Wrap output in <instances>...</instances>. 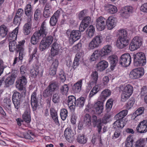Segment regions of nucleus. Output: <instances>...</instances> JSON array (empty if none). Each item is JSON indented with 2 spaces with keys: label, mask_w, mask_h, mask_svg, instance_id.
Listing matches in <instances>:
<instances>
[{
  "label": "nucleus",
  "mask_w": 147,
  "mask_h": 147,
  "mask_svg": "<svg viewBox=\"0 0 147 147\" xmlns=\"http://www.w3.org/2000/svg\"><path fill=\"white\" fill-rule=\"evenodd\" d=\"M146 143V141L145 139H140L136 141L135 147H144Z\"/></svg>",
  "instance_id": "42"
},
{
  "label": "nucleus",
  "mask_w": 147,
  "mask_h": 147,
  "mask_svg": "<svg viewBox=\"0 0 147 147\" xmlns=\"http://www.w3.org/2000/svg\"><path fill=\"white\" fill-rule=\"evenodd\" d=\"M112 47L110 45H106L105 46L99 51L101 55V57L107 55L112 51Z\"/></svg>",
  "instance_id": "21"
},
{
  "label": "nucleus",
  "mask_w": 147,
  "mask_h": 147,
  "mask_svg": "<svg viewBox=\"0 0 147 147\" xmlns=\"http://www.w3.org/2000/svg\"><path fill=\"white\" fill-rule=\"evenodd\" d=\"M113 100L112 98L109 99L106 102V109L108 112L110 111L112 108Z\"/></svg>",
  "instance_id": "45"
},
{
  "label": "nucleus",
  "mask_w": 147,
  "mask_h": 147,
  "mask_svg": "<svg viewBox=\"0 0 147 147\" xmlns=\"http://www.w3.org/2000/svg\"><path fill=\"white\" fill-rule=\"evenodd\" d=\"M111 91L108 89H106L102 92L99 97V100L104 102L111 94Z\"/></svg>",
  "instance_id": "25"
},
{
  "label": "nucleus",
  "mask_w": 147,
  "mask_h": 147,
  "mask_svg": "<svg viewBox=\"0 0 147 147\" xmlns=\"http://www.w3.org/2000/svg\"><path fill=\"white\" fill-rule=\"evenodd\" d=\"M58 18L55 16V15H53L51 17L50 20V23L51 25L55 26L57 24V21Z\"/></svg>",
  "instance_id": "54"
},
{
  "label": "nucleus",
  "mask_w": 147,
  "mask_h": 147,
  "mask_svg": "<svg viewBox=\"0 0 147 147\" xmlns=\"http://www.w3.org/2000/svg\"><path fill=\"white\" fill-rule=\"evenodd\" d=\"M56 41L57 40L56 39L54 40V42L52 45L51 48L59 51V50L61 48V46L59 44H58L56 42Z\"/></svg>",
  "instance_id": "61"
},
{
  "label": "nucleus",
  "mask_w": 147,
  "mask_h": 147,
  "mask_svg": "<svg viewBox=\"0 0 147 147\" xmlns=\"http://www.w3.org/2000/svg\"><path fill=\"white\" fill-rule=\"evenodd\" d=\"M12 100L15 108L18 110L20 107V100L14 99Z\"/></svg>",
  "instance_id": "60"
},
{
  "label": "nucleus",
  "mask_w": 147,
  "mask_h": 147,
  "mask_svg": "<svg viewBox=\"0 0 147 147\" xmlns=\"http://www.w3.org/2000/svg\"><path fill=\"white\" fill-rule=\"evenodd\" d=\"M105 10L107 12L111 14H114L117 11V7L112 4L108 3L105 5L104 6Z\"/></svg>",
  "instance_id": "23"
},
{
  "label": "nucleus",
  "mask_w": 147,
  "mask_h": 147,
  "mask_svg": "<svg viewBox=\"0 0 147 147\" xmlns=\"http://www.w3.org/2000/svg\"><path fill=\"white\" fill-rule=\"evenodd\" d=\"M121 101H125L131 95L133 91V87L130 84H128L123 87L121 90Z\"/></svg>",
  "instance_id": "4"
},
{
  "label": "nucleus",
  "mask_w": 147,
  "mask_h": 147,
  "mask_svg": "<svg viewBox=\"0 0 147 147\" xmlns=\"http://www.w3.org/2000/svg\"><path fill=\"white\" fill-rule=\"evenodd\" d=\"M25 42V41H24L22 42V43L21 44V46L20 48L17 51V52H19V58L20 60H22L23 57L24 55L23 47Z\"/></svg>",
  "instance_id": "38"
},
{
  "label": "nucleus",
  "mask_w": 147,
  "mask_h": 147,
  "mask_svg": "<svg viewBox=\"0 0 147 147\" xmlns=\"http://www.w3.org/2000/svg\"><path fill=\"white\" fill-rule=\"evenodd\" d=\"M128 43V41L127 39L119 37L117 42L116 45L118 48L122 49L127 45Z\"/></svg>",
  "instance_id": "18"
},
{
  "label": "nucleus",
  "mask_w": 147,
  "mask_h": 147,
  "mask_svg": "<svg viewBox=\"0 0 147 147\" xmlns=\"http://www.w3.org/2000/svg\"><path fill=\"white\" fill-rule=\"evenodd\" d=\"M30 76L33 78H35L38 74L39 71L38 69L32 68L30 69Z\"/></svg>",
  "instance_id": "53"
},
{
  "label": "nucleus",
  "mask_w": 147,
  "mask_h": 147,
  "mask_svg": "<svg viewBox=\"0 0 147 147\" xmlns=\"http://www.w3.org/2000/svg\"><path fill=\"white\" fill-rule=\"evenodd\" d=\"M52 13V9L51 5L47 3L44 8L43 15L44 17L48 18L50 17Z\"/></svg>",
  "instance_id": "26"
},
{
  "label": "nucleus",
  "mask_w": 147,
  "mask_h": 147,
  "mask_svg": "<svg viewBox=\"0 0 147 147\" xmlns=\"http://www.w3.org/2000/svg\"><path fill=\"white\" fill-rule=\"evenodd\" d=\"M69 87L67 84L62 86L61 88V92L63 94L66 95L68 92Z\"/></svg>",
  "instance_id": "51"
},
{
  "label": "nucleus",
  "mask_w": 147,
  "mask_h": 147,
  "mask_svg": "<svg viewBox=\"0 0 147 147\" xmlns=\"http://www.w3.org/2000/svg\"><path fill=\"white\" fill-rule=\"evenodd\" d=\"M144 74V70L142 67L138 68L132 70L129 74L130 78L136 79L141 78Z\"/></svg>",
  "instance_id": "7"
},
{
  "label": "nucleus",
  "mask_w": 147,
  "mask_h": 147,
  "mask_svg": "<svg viewBox=\"0 0 147 147\" xmlns=\"http://www.w3.org/2000/svg\"><path fill=\"white\" fill-rule=\"evenodd\" d=\"M27 23L25 24L24 26V33L25 35H28L30 33L31 26H32V21L27 20Z\"/></svg>",
  "instance_id": "32"
},
{
  "label": "nucleus",
  "mask_w": 147,
  "mask_h": 147,
  "mask_svg": "<svg viewBox=\"0 0 147 147\" xmlns=\"http://www.w3.org/2000/svg\"><path fill=\"white\" fill-rule=\"evenodd\" d=\"M101 86H99V85H97L95 86L92 90H91L89 94V96L90 98L93 97L95 94H96L99 91L100 88L101 87Z\"/></svg>",
  "instance_id": "40"
},
{
  "label": "nucleus",
  "mask_w": 147,
  "mask_h": 147,
  "mask_svg": "<svg viewBox=\"0 0 147 147\" xmlns=\"http://www.w3.org/2000/svg\"><path fill=\"white\" fill-rule=\"evenodd\" d=\"M76 140L80 144H84L87 142V138L85 137L84 134H80L78 135Z\"/></svg>",
  "instance_id": "43"
},
{
  "label": "nucleus",
  "mask_w": 147,
  "mask_h": 147,
  "mask_svg": "<svg viewBox=\"0 0 147 147\" xmlns=\"http://www.w3.org/2000/svg\"><path fill=\"white\" fill-rule=\"evenodd\" d=\"M22 97L21 94L18 92H15L13 95L12 100L17 99L20 100Z\"/></svg>",
  "instance_id": "57"
},
{
  "label": "nucleus",
  "mask_w": 147,
  "mask_h": 147,
  "mask_svg": "<svg viewBox=\"0 0 147 147\" xmlns=\"http://www.w3.org/2000/svg\"><path fill=\"white\" fill-rule=\"evenodd\" d=\"M14 79L12 76L7 77L5 81V84L7 86H9L13 84L14 83Z\"/></svg>",
  "instance_id": "50"
},
{
  "label": "nucleus",
  "mask_w": 147,
  "mask_h": 147,
  "mask_svg": "<svg viewBox=\"0 0 147 147\" xmlns=\"http://www.w3.org/2000/svg\"><path fill=\"white\" fill-rule=\"evenodd\" d=\"M133 140L132 136L130 135L127 139L125 142V146L126 147H132Z\"/></svg>",
  "instance_id": "44"
},
{
  "label": "nucleus",
  "mask_w": 147,
  "mask_h": 147,
  "mask_svg": "<svg viewBox=\"0 0 147 147\" xmlns=\"http://www.w3.org/2000/svg\"><path fill=\"white\" fill-rule=\"evenodd\" d=\"M59 78L62 82H64L66 80V76L63 71L61 70L59 74Z\"/></svg>",
  "instance_id": "64"
},
{
  "label": "nucleus",
  "mask_w": 147,
  "mask_h": 147,
  "mask_svg": "<svg viewBox=\"0 0 147 147\" xmlns=\"http://www.w3.org/2000/svg\"><path fill=\"white\" fill-rule=\"evenodd\" d=\"M131 61V57L129 53L122 55L119 60L120 64L124 67H126L129 65Z\"/></svg>",
  "instance_id": "8"
},
{
  "label": "nucleus",
  "mask_w": 147,
  "mask_h": 147,
  "mask_svg": "<svg viewBox=\"0 0 147 147\" xmlns=\"http://www.w3.org/2000/svg\"><path fill=\"white\" fill-rule=\"evenodd\" d=\"M100 36H97L95 37L89 43L88 48L89 49H93L98 47L101 43L102 39Z\"/></svg>",
  "instance_id": "9"
},
{
  "label": "nucleus",
  "mask_w": 147,
  "mask_h": 147,
  "mask_svg": "<svg viewBox=\"0 0 147 147\" xmlns=\"http://www.w3.org/2000/svg\"><path fill=\"white\" fill-rule=\"evenodd\" d=\"M97 138H98L99 139L101 138L100 132L99 133L98 132V133H94L93 134L91 141L93 144H94L95 143Z\"/></svg>",
  "instance_id": "55"
},
{
  "label": "nucleus",
  "mask_w": 147,
  "mask_h": 147,
  "mask_svg": "<svg viewBox=\"0 0 147 147\" xmlns=\"http://www.w3.org/2000/svg\"><path fill=\"white\" fill-rule=\"evenodd\" d=\"M106 20L102 16L98 17L96 20V26L97 29L100 31L104 30L105 28Z\"/></svg>",
  "instance_id": "12"
},
{
  "label": "nucleus",
  "mask_w": 147,
  "mask_h": 147,
  "mask_svg": "<svg viewBox=\"0 0 147 147\" xmlns=\"http://www.w3.org/2000/svg\"><path fill=\"white\" fill-rule=\"evenodd\" d=\"M29 51L30 52H32V55L30 56L29 61L30 62L32 61L34 58L35 59L36 58V53L37 51V48L36 46L33 45L31 47L29 48Z\"/></svg>",
  "instance_id": "34"
},
{
  "label": "nucleus",
  "mask_w": 147,
  "mask_h": 147,
  "mask_svg": "<svg viewBox=\"0 0 147 147\" xmlns=\"http://www.w3.org/2000/svg\"><path fill=\"white\" fill-rule=\"evenodd\" d=\"M84 121L85 123L89 126L91 124V123H93L94 127L96 126L98 128V131L99 133L101 132L102 126L101 119H97V117L93 115L92 118L88 114H86L84 117Z\"/></svg>",
  "instance_id": "1"
},
{
  "label": "nucleus",
  "mask_w": 147,
  "mask_h": 147,
  "mask_svg": "<svg viewBox=\"0 0 147 147\" xmlns=\"http://www.w3.org/2000/svg\"><path fill=\"white\" fill-rule=\"evenodd\" d=\"M144 107H140L135 112L134 114V115H136V116L134 115L136 117L144 113Z\"/></svg>",
  "instance_id": "59"
},
{
  "label": "nucleus",
  "mask_w": 147,
  "mask_h": 147,
  "mask_svg": "<svg viewBox=\"0 0 147 147\" xmlns=\"http://www.w3.org/2000/svg\"><path fill=\"white\" fill-rule=\"evenodd\" d=\"M95 31V28L92 25H90L87 30V33L90 37H92Z\"/></svg>",
  "instance_id": "47"
},
{
  "label": "nucleus",
  "mask_w": 147,
  "mask_h": 147,
  "mask_svg": "<svg viewBox=\"0 0 147 147\" xmlns=\"http://www.w3.org/2000/svg\"><path fill=\"white\" fill-rule=\"evenodd\" d=\"M81 36V33L79 30H73L70 33L69 40L70 43L73 44L74 42L79 40Z\"/></svg>",
  "instance_id": "11"
},
{
  "label": "nucleus",
  "mask_w": 147,
  "mask_h": 147,
  "mask_svg": "<svg viewBox=\"0 0 147 147\" xmlns=\"http://www.w3.org/2000/svg\"><path fill=\"white\" fill-rule=\"evenodd\" d=\"M86 100L85 98L83 97H81L78 98L76 101V106L80 107L84 106Z\"/></svg>",
  "instance_id": "39"
},
{
  "label": "nucleus",
  "mask_w": 147,
  "mask_h": 147,
  "mask_svg": "<svg viewBox=\"0 0 147 147\" xmlns=\"http://www.w3.org/2000/svg\"><path fill=\"white\" fill-rule=\"evenodd\" d=\"M21 74L22 76L20 77L16 82V87L20 91H22L25 89L24 86L27 83L25 74L26 71V67L22 66L20 68Z\"/></svg>",
  "instance_id": "2"
},
{
  "label": "nucleus",
  "mask_w": 147,
  "mask_h": 147,
  "mask_svg": "<svg viewBox=\"0 0 147 147\" xmlns=\"http://www.w3.org/2000/svg\"><path fill=\"white\" fill-rule=\"evenodd\" d=\"M51 115L55 123L57 125L59 124L57 111L53 108L50 110Z\"/></svg>",
  "instance_id": "33"
},
{
  "label": "nucleus",
  "mask_w": 147,
  "mask_h": 147,
  "mask_svg": "<svg viewBox=\"0 0 147 147\" xmlns=\"http://www.w3.org/2000/svg\"><path fill=\"white\" fill-rule=\"evenodd\" d=\"M98 78V73L96 71L93 72L91 74V78L89 82L90 85H93L96 84Z\"/></svg>",
  "instance_id": "28"
},
{
  "label": "nucleus",
  "mask_w": 147,
  "mask_h": 147,
  "mask_svg": "<svg viewBox=\"0 0 147 147\" xmlns=\"http://www.w3.org/2000/svg\"><path fill=\"white\" fill-rule=\"evenodd\" d=\"M58 65V60L57 59H56L53 60V62L51 66L50 67L57 69Z\"/></svg>",
  "instance_id": "63"
},
{
  "label": "nucleus",
  "mask_w": 147,
  "mask_h": 147,
  "mask_svg": "<svg viewBox=\"0 0 147 147\" xmlns=\"http://www.w3.org/2000/svg\"><path fill=\"white\" fill-rule=\"evenodd\" d=\"M116 119L117 120L113 123L114 126H116L115 127H116V126L117 127L121 128L123 127L125 125L124 124L123 120L120 119Z\"/></svg>",
  "instance_id": "48"
},
{
  "label": "nucleus",
  "mask_w": 147,
  "mask_h": 147,
  "mask_svg": "<svg viewBox=\"0 0 147 147\" xmlns=\"http://www.w3.org/2000/svg\"><path fill=\"white\" fill-rule=\"evenodd\" d=\"M134 64L136 67L144 66L146 63V58L144 54L139 52L133 55Z\"/></svg>",
  "instance_id": "3"
},
{
  "label": "nucleus",
  "mask_w": 147,
  "mask_h": 147,
  "mask_svg": "<svg viewBox=\"0 0 147 147\" xmlns=\"http://www.w3.org/2000/svg\"><path fill=\"white\" fill-rule=\"evenodd\" d=\"M104 107V102L102 101L96 102L92 106L93 110L98 115L103 112Z\"/></svg>",
  "instance_id": "10"
},
{
  "label": "nucleus",
  "mask_w": 147,
  "mask_h": 147,
  "mask_svg": "<svg viewBox=\"0 0 147 147\" xmlns=\"http://www.w3.org/2000/svg\"><path fill=\"white\" fill-rule=\"evenodd\" d=\"M37 32L42 36V37L45 36L48 33V29L46 27V24L44 21L41 24L39 29Z\"/></svg>",
  "instance_id": "20"
},
{
  "label": "nucleus",
  "mask_w": 147,
  "mask_h": 147,
  "mask_svg": "<svg viewBox=\"0 0 147 147\" xmlns=\"http://www.w3.org/2000/svg\"><path fill=\"white\" fill-rule=\"evenodd\" d=\"M8 30L4 25H1L0 27V34L2 37H4L7 34Z\"/></svg>",
  "instance_id": "41"
},
{
  "label": "nucleus",
  "mask_w": 147,
  "mask_h": 147,
  "mask_svg": "<svg viewBox=\"0 0 147 147\" xmlns=\"http://www.w3.org/2000/svg\"><path fill=\"white\" fill-rule=\"evenodd\" d=\"M127 110H123L117 114L115 116L116 119L123 120V119L127 115Z\"/></svg>",
  "instance_id": "37"
},
{
  "label": "nucleus",
  "mask_w": 147,
  "mask_h": 147,
  "mask_svg": "<svg viewBox=\"0 0 147 147\" xmlns=\"http://www.w3.org/2000/svg\"><path fill=\"white\" fill-rule=\"evenodd\" d=\"M32 136H34V134L30 131L25 133L24 135V137L25 138L31 140L33 139V138L32 137Z\"/></svg>",
  "instance_id": "58"
},
{
  "label": "nucleus",
  "mask_w": 147,
  "mask_h": 147,
  "mask_svg": "<svg viewBox=\"0 0 147 147\" xmlns=\"http://www.w3.org/2000/svg\"><path fill=\"white\" fill-rule=\"evenodd\" d=\"M64 135L67 140L71 142L74 139V134L71 127L66 128L64 131Z\"/></svg>",
  "instance_id": "15"
},
{
  "label": "nucleus",
  "mask_w": 147,
  "mask_h": 147,
  "mask_svg": "<svg viewBox=\"0 0 147 147\" xmlns=\"http://www.w3.org/2000/svg\"><path fill=\"white\" fill-rule=\"evenodd\" d=\"M54 39L51 36H47L45 38L42 39L40 45V50L41 51H43L48 48L53 40L54 41Z\"/></svg>",
  "instance_id": "5"
},
{
  "label": "nucleus",
  "mask_w": 147,
  "mask_h": 147,
  "mask_svg": "<svg viewBox=\"0 0 147 147\" xmlns=\"http://www.w3.org/2000/svg\"><path fill=\"white\" fill-rule=\"evenodd\" d=\"M138 132L140 133H144L147 131V120H144L141 121L136 128Z\"/></svg>",
  "instance_id": "16"
},
{
  "label": "nucleus",
  "mask_w": 147,
  "mask_h": 147,
  "mask_svg": "<svg viewBox=\"0 0 147 147\" xmlns=\"http://www.w3.org/2000/svg\"><path fill=\"white\" fill-rule=\"evenodd\" d=\"M82 83V80H80L74 84L72 89L75 92L78 93L80 92L81 90Z\"/></svg>",
  "instance_id": "31"
},
{
  "label": "nucleus",
  "mask_w": 147,
  "mask_h": 147,
  "mask_svg": "<svg viewBox=\"0 0 147 147\" xmlns=\"http://www.w3.org/2000/svg\"><path fill=\"white\" fill-rule=\"evenodd\" d=\"M106 23L108 29H112L116 25L115 18L112 16L109 17L106 21Z\"/></svg>",
  "instance_id": "24"
},
{
  "label": "nucleus",
  "mask_w": 147,
  "mask_h": 147,
  "mask_svg": "<svg viewBox=\"0 0 147 147\" xmlns=\"http://www.w3.org/2000/svg\"><path fill=\"white\" fill-rule=\"evenodd\" d=\"M24 12L26 16L28 18V20L29 21H32L33 12L32 9L30 10H24Z\"/></svg>",
  "instance_id": "52"
},
{
  "label": "nucleus",
  "mask_w": 147,
  "mask_h": 147,
  "mask_svg": "<svg viewBox=\"0 0 147 147\" xmlns=\"http://www.w3.org/2000/svg\"><path fill=\"white\" fill-rule=\"evenodd\" d=\"M67 111L65 109H61L60 115L61 119L63 120H65L67 116Z\"/></svg>",
  "instance_id": "49"
},
{
  "label": "nucleus",
  "mask_w": 147,
  "mask_h": 147,
  "mask_svg": "<svg viewBox=\"0 0 147 147\" xmlns=\"http://www.w3.org/2000/svg\"><path fill=\"white\" fill-rule=\"evenodd\" d=\"M108 59L111 66L113 67L116 66L118 61V57L115 55H110L108 57Z\"/></svg>",
  "instance_id": "29"
},
{
  "label": "nucleus",
  "mask_w": 147,
  "mask_h": 147,
  "mask_svg": "<svg viewBox=\"0 0 147 147\" xmlns=\"http://www.w3.org/2000/svg\"><path fill=\"white\" fill-rule=\"evenodd\" d=\"M41 37L42 36L39 33L37 32H35L31 37V43L34 45L36 44L38 42L39 39L41 38Z\"/></svg>",
  "instance_id": "30"
},
{
  "label": "nucleus",
  "mask_w": 147,
  "mask_h": 147,
  "mask_svg": "<svg viewBox=\"0 0 147 147\" xmlns=\"http://www.w3.org/2000/svg\"><path fill=\"white\" fill-rule=\"evenodd\" d=\"M18 30L19 28L17 27L11 32L8 34L7 38L9 40H15L17 38Z\"/></svg>",
  "instance_id": "27"
},
{
  "label": "nucleus",
  "mask_w": 147,
  "mask_h": 147,
  "mask_svg": "<svg viewBox=\"0 0 147 147\" xmlns=\"http://www.w3.org/2000/svg\"><path fill=\"white\" fill-rule=\"evenodd\" d=\"M76 98L74 96H68L67 105L71 110H74L75 109L76 106Z\"/></svg>",
  "instance_id": "19"
},
{
  "label": "nucleus",
  "mask_w": 147,
  "mask_h": 147,
  "mask_svg": "<svg viewBox=\"0 0 147 147\" xmlns=\"http://www.w3.org/2000/svg\"><path fill=\"white\" fill-rule=\"evenodd\" d=\"M24 41L25 40H23L22 41L18 42L14 40L10 41L9 46V51L11 52H13L15 50L17 51L21 47V44H22V42Z\"/></svg>",
  "instance_id": "14"
},
{
  "label": "nucleus",
  "mask_w": 147,
  "mask_h": 147,
  "mask_svg": "<svg viewBox=\"0 0 147 147\" xmlns=\"http://www.w3.org/2000/svg\"><path fill=\"white\" fill-rule=\"evenodd\" d=\"M22 118L24 120L23 121L27 123H29L30 122L31 119L29 109L25 111L22 115Z\"/></svg>",
  "instance_id": "36"
},
{
  "label": "nucleus",
  "mask_w": 147,
  "mask_h": 147,
  "mask_svg": "<svg viewBox=\"0 0 147 147\" xmlns=\"http://www.w3.org/2000/svg\"><path fill=\"white\" fill-rule=\"evenodd\" d=\"M133 11V8L131 6H125L121 13V16L124 18H127L129 16Z\"/></svg>",
  "instance_id": "17"
},
{
  "label": "nucleus",
  "mask_w": 147,
  "mask_h": 147,
  "mask_svg": "<svg viewBox=\"0 0 147 147\" xmlns=\"http://www.w3.org/2000/svg\"><path fill=\"white\" fill-rule=\"evenodd\" d=\"M47 87L53 92L57 90L58 88V85L55 82L51 83Z\"/></svg>",
  "instance_id": "46"
},
{
  "label": "nucleus",
  "mask_w": 147,
  "mask_h": 147,
  "mask_svg": "<svg viewBox=\"0 0 147 147\" xmlns=\"http://www.w3.org/2000/svg\"><path fill=\"white\" fill-rule=\"evenodd\" d=\"M142 44V39L138 36L134 37L131 40L129 49L131 51L136 50L140 47Z\"/></svg>",
  "instance_id": "6"
},
{
  "label": "nucleus",
  "mask_w": 147,
  "mask_h": 147,
  "mask_svg": "<svg viewBox=\"0 0 147 147\" xmlns=\"http://www.w3.org/2000/svg\"><path fill=\"white\" fill-rule=\"evenodd\" d=\"M101 57L99 51H95L90 56V60L91 61H94L98 60Z\"/></svg>",
  "instance_id": "35"
},
{
  "label": "nucleus",
  "mask_w": 147,
  "mask_h": 147,
  "mask_svg": "<svg viewBox=\"0 0 147 147\" xmlns=\"http://www.w3.org/2000/svg\"><path fill=\"white\" fill-rule=\"evenodd\" d=\"M53 92L51 91L47 87V88L44 90L43 92V96L45 97H47L51 96Z\"/></svg>",
  "instance_id": "56"
},
{
  "label": "nucleus",
  "mask_w": 147,
  "mask_h": 147,
  "mask_svg": "<svg viewBox=\"0 0 147 147\" xmlns=\"http://www.w3.org/2000/svg\"><path fill=\"white\" fill-rule=\"evenodd\" d=\"M37 90H34L32 94L31 97V104L33 111H35L38 106V98L37 97Z\"/></svg>",
  "instance_id": "13"
},
{
  "label": "nucleus",
  "mask_w": 147,
  "mask_h": 147,
  "mask_svg": "<svg viewBox=\"0 0 147 147\" xmlns=\"http://www.w3.org/2000/svg\"><path fill=\"white\" fill-rule=\"evenodd\" d=\"M108 62L102 60L98 62L96 65V69L98 71H102L108 66Z\"/></svg>",
  "instance_id": "22"
},
{
  "label": "nucleus",
  "mask_w": 147,
  "mask_h": 147,
  "mask_svg": "<svg viewBox=\"0 0 147 147\" xmlns=\"http://www.w3.org/2000/svg\"><path fill=\"white\" fill-rule=\"evenodd\" d=\"M87 11L86 10H84L82 11L79 14V18L80 20L83 19L86 15H87Z\"/></svg>",
  "instance_id": "62"
}]
</instances>
